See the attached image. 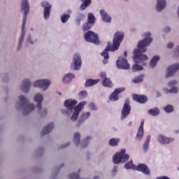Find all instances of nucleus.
<instances>
[{"mask_svg":"<svg viewBox=\"0 0 179 179\" xmlns=\"http://www.w3.org/2000/svg\"><path fill=\"white\" fill-rule=\"evenodd\" d=\"M150 36H152V33L150 31L145 32L143 34V36L145 38L143 40L140 41L137 45L138 49H134L133 50V61L136 63V64L132 66L133 72L143 71V66L138 64H142L145 66L146 62H145V61L149 60V57L145 54H142V52H146V51H148L146 47H149L153 41V38H152Z\"/></svg>","mask_w":179,"mask_h":179,"instance_id":"f257e3e1","label":"nucleus"},{"mask_svg":"<svg viewBox=\"0 0 179 179\" xmlns=\"http://www.w3.org/2000/svg\"><path fill=\"white\" fill-rule=\"evenodd\" d=\"M77 104L78 101L72 99H67L64 102V107L67 110H71V111H72L71 115L70 117V120L71 121H76L78 118H79V114H80V113L85 108V106L87 104V102L83 101L80 102L78 105Z\"/></svg>","mask_w":179,"mask_h":179,"instance_id":"f03ea898","label":"nucleus"},{"mask_svg":"<svg viewBox=\"0 0 179 179\" xmlns=\"http://www.w3.org/2000/svg\"><path fill=\"white\" fill-rule=\"evenodd\" d=\"M15 108L22 110L23 114L27 115L36 110V105L33 103H27V98L24 95H20L16 101Z\"/></svg>","mask_w":179,"mask_h":179,"instance_id":"7ed1b4c3","label":"nucleus"},{"mask_svg":"<svg viewBox=\"0 0 179 179\" xmlns=\"http://www.w3.org/2000/svg\"><path fill=\"white\" fill-rule=\"evenodd\" d=\"M52 82L48 78L38 79L33 82V87L36 89H41L43 92H47Z\"/></svg>","mask_w":179,"mask_h":179,"instance_id":"20e7f679","label":"nucleus"},{"mask_svg":"<svg viewBox=\"0 0 179 179\" xmlns=\"http://www.w3.org/2000/svg\"><path fill=\"white\" fill-rule=\"evenodd\" d=\"M124 36H125V34L123 31H118L115 32L113 38V45L110 48L112 52H114V51H116V50L120 48V45L121 43H122V40H124Z\"/></svg>","mask_w":179,"mask_h":179,"instance_id":"39448f33","label":"nucleus"},{"mask_svg":"<svg viewBox=\"0 0 179 179\" xmlns=\"http://www.w3.org/2000/svg\"><path fill=\"white\" fill-rule=\"evenodd\" d=\"M125 149L121 150L117 152L113 157V163L115 164H120V163H125V162L129 159V155L125 154Z\"/></svg>","mask_w":179,"mask_h":179,"instance_id":"423d86ee","label":"nucleus"},{"mask_svg":"<svg viewBox=\"0 0 179 179\" xmlns=\"http://www.w3.org/2000/svg\"><path fill=\"white\" fill-rule=\"evenodd\" d=\"M21 12L23 13L22 24H26L27 22V15L30 13V2L29 0L21 1Z\"/></svg>","mask_w":179,"mask_h":179,"instance_id":"0eeeda50","label":"nucleus"},{"mask_svg":"<svg viewBox=\"0 0 179 179\" xmlns=\"http://www.w3.org/2000/svg\"><path fill=\"white\" fill-rule=\"evenodd\" d=\"M82 68V57L78 52L73 55V60L71 64V69L73 71H79Z\"/></svg>","mask_w":179,"mask_h":179,"instance_id":"6e6552de","label":"nucleus"},{"mask_svg":"<svg viewBox=\"0 0 179 179\" xmlns=\"http://www.w3.org/2000/svg\"><path fill=\"white\" fill-rule=\"evenodd\" d=\"M84 38L88 43H93V44H99V36L94 31H89L88 32L84 34Z\"/></svg>","mask_w":179,"mask_h":179,"instance_id":"1a4fd4ad","label":"nucleus"},{"mask_svg":"<svg viewBox=\"0 0 179 179\" xmlns=\"http://www.w3.org/2000/svg\"><path fill=\"white\" fill-rule=\"evenodd\" d=\"M157 141L160 145H170V143H173L175 139L173 137H167L165 135L159 134L157 136Z\"/></svg>","mask_w":179,"mask_h":179,"instance_id":"9d476101","label":"nucleus"},{"mask_svg":"<svg viewBox=\"0 0 179 179\" xmlns=\"http://www.w3.org/2000/svg\"><path fill=\"white\" fill-rule=\"evenodd\" d=\"M178 83V82L176 80H173L168 83L169 88H164L163 92L164 93H178V87H176V85Z\"/></svg>","mask_w":179,"mask_h":179,"instance_id":"9b49d317","label":"nucleus"},{"mask_svg":"<svg viewBox=\"0 0 179 179\" xmlns=\"http://www.w3.org/2000/svg\"><path fill=\"white\" fill-rule=\"evenodd\" d=\"M20 90L24 93H29L31 90V80L29 78H25L22 80Z\"/></svg>","mask_w":179,"mask_h":179,"instance_id":"f8f14e48","label":"nucleus"},{"mask_svg":"<svg viewBox=\"0 0 179 179\" xmlns=\"http://www.w3.org/2000/svg\"><path fill=\"white\" fill-rule=\"evenodd\" d=\"M33 100L36 103V108L38 110H41L43 108V101H44V96L41 92H37L34 94Z\"/></svg>","mask_w":179,"mask_h":179,"instance_id":"ddd939ff","label":"nucleus"},{"mask_svg":"<svg viewBox=\"0 0 179 179\" xmlns=\"http://www.w3.org/2000/svg\"><path fill=\"white\" fill-rule=\"evenodd\" d=\"M42 8H44L43 16L45 20H48L50 19V15L51 13V4L48 1H43L41 3Z\"/></svg>","mask_w":179,"mask_h":179,"instance_id":"4468645a","label":"nucleus"},{"mask_svg":"<svg viewBox=\"0 0 179 179\" xmlns=\"http://www.w3.org/2000/svg\"><path fill=\"white\" fill-rule=\"evenodd\" d=\"M116 65L118 69H129V64L124 57H119L116 62Z\"/></svg>","mask_w":179,"mask_h":179,"instance_id":"2eb2a0df","label":"nucleus"},{"mask_svg":"<svg viewBox=\"0 0 179 179\" xmlns=\"http://www.w3.org/2000/svg\"><path fill=\"white\" fill-rule=\"evenodd\" d=\"M179 70V63H176L169 66L167 68V73L165 78H171V76H173V75Z\"/></svg>","mask_w":179,"mask_h":179,"instance_id":"dca6fc26","label":"nucleus"},{"mask_svg":"<svg viewBox=\"0 0 179 179\" xmlns=\"http://www.w3.org/2000/svg\"><path fill=\"white\" fill-rule=\"evenodd\" d=\"M129 114H131V106H129V103L128 101H127L121 111V120H125V118H127Z\"/></svg>","mask_w":179,"mask_h":179,"instance_id":"f3484780","label":"nucleus"},{"mask_svg":"<svg viewBox=\"0 0 179 179\" xmlns=\"http://www.w3.org/2000/svg\"><path fill=\"white\" fill-rule=\"evenodd\" d=\"M21 36L19 38L18 41V46L17 50L20 51V50L22 49V45L23 44V41H24V36H26V24H22L21 25Z\"/></svg>","mask_w":179,"mask_h":179,"instance_id":"a211bd4d","label":"nucleus"},{"mask_svg":"<svg viewBox=\"0 0 179 179\" xmlns=\"http://www.w3.org/2000/svg\"><path fill=\"white\" fill-rule=\"evenodd\" d=\"M99 76L102 79V85L104 87H113V83L110 80V78H107L106 73H101Z\"/></svg>","mask_w":179,"mask_h":179,"instance_id":"6ab92c4d","label":"nucleus"},{"mask_svg":"<svg viewBox=\"0 0 179 179\" xmlns=\"http://www.w3.org/2000/svg\"><path fill=\"white\" fill-rule=\"evenodd\" d=\"M125 91L124 87L115 89V91L109 96V100L110 101H117L118 100V95L120 93H122V92Z\"/></svg>","mask_w":179,"mask_h":179,"instance_id":"aec40b11","label":"nucleus"},{"mask_svg":"<svg viewBox=\"0 0 179 179\" xmlns=\"http://www.w3.org/2000/svg\"><path fill=\"white\" fill-rule=\"evenodd\" d=\"M135 170H137V171H141L143 173V174H145V176H150V169L143 164H138Z\"/></svg>","mask_w":179,"mask_h":179,"instance_id":"412c9836","label":"nucleus"},{"mask_svg":"<svg viewBox=\"0 0 179 179\" xmlns=\"http://www.w3.org/2000/svg\"><path fill=\"white\" fill-rule=\"evenodd\" d=\"M145 125V120H141L140 127L138 129L137 134L136 136V141H142V138H143V126Z\"/></svg>","mask_w":179,"mask_h":179,"instance_id":"4be33fe9","label":"nucleus"},{"mask_svg":"<svg viewBox=\"0 0 179 179\" xmlns=\"http://www.w3.org/2000/svg\"><path fill=\"white\" fill-rule=\"evenodd\" d=\"M101 17L103 22L106 23H111V17L107 13V11L104 9H101L99 10Z\"/></svg>","mask_w":179,"mask_h":179,"instance_id":"5701e85b","label":"nucleus"},{"mask_svg":"<svg viewBox=\"0 0 179 179\" xmlns=\"http://www.w3.org/2000/svg\"><path fill=\"white\" fill-rule=\"evenodd\" d=\"M92 116V113L90 111H83L80 117V122L77 124V127H80V122H85L87 120H89Z\"/></svg>","mask_w":179,"mask_h":179,"instance_id":"b1692460","label":"nucleus"},{"mask_svg":"<svg viewBox=\"0 0 179 179\" xmlns=\"http://www.w3.org/2000/svg\"><path fill=\"white\" fill-rule=\"evenodd\" d=\"M133 99L137 103H141L143 104L148 101V96L145 95H138V94H133Z\"/></svg>","mask_w":179,"mask_h":179,"instance_id":"393cba45","label":"nucleus"},{"mask_svg":"<svg viewBox=\"0 0 179 179\" xmlns=\"http://www.w3.org/2000/svg\"><path fill=\"white\" fill-rule=\"evenodd\" d=\"M108 51H111V48L109 46L106 47L101 53V55L104 58L103 60V64H104V65L108 62V58H110V56H108Z\"/></svg>","mask_w":179,"mask_h":179,"instance_id":"a878e982","label":"nucleus"},{"mask_svg":"<svg viewBox=\"0 0 179 179\" xmlns=\"http://www.w3.org/2000/svg\"><path fill=\"white\" fill-rule=\"evenodd\" d=\"M160 61V56L159 55H155L154 56L150 62V66L153 69L156 68V65H157V63Z\"/></svg>","mask_w":179,"mask_h":179,"instance_id":"bb28decb","label":"nucleus"},{"mask_svg":"<svg viewBox=\"0 0 179 179\" xmlns=\"http://www.w3.org/2000/svg\"><path fill=\"white\" fill-rule=\"evenodd\" d=\"M157 10L162 12L166 8V0H157Z\"/></svg>","mask_w":179,"mask_h":179,"instance_id":"cd10ccee","label":"nucleus"},{"mask_svg":"<svg viewBox=\"0 0 179 179\" xmlns=\"http://www.w3.org/2000/svg\"><path fill=\"white\" fill-rule=\"evenodd\" d=\"M54 129V122L49 123L42 131V135H47Z\"/></svg>","mask_w":179,"mask_h":179,"instance_id":"c85d7f7f","label":"nucleus"},{"mask_svg":"<svg viewBox=\"0 0 179 179\" xmlns=\"http://www.w3.org/2000/svg\"><path fill=\"white\" fill-rule=\"evenodd\" d=\"M74 78L75 75L73 73H66L63 76L62 82L63 83H69Z\"/></svg>","mask_w":179,"mask_h":179,"instance_id":"c756f323","label":"nucleus"},{"mask_svg":"<svg viewBox=\"0 0 179 179\" xmlns=\"http://www.w3.org/2000/svg\"><path fill=\"white\" fill-rule=\"evenodd\" d=\"M99 82H100V79H96V80L89 79V80H87L86 82H85V87H90L92 86H94V85H96V83H99Z\"/></svg>","mask_w":179,"mask_h":179,"instance_id":"7c9ffc66","label":"nucleus"},{"mask_svg":"<svg viewBox=\"0 0 179 179\" xmlns=\"http://www.w3.org/2000/svg\"><path fill=\"white\" fill-rule=\"evenodd\" d=\"M150 139L151 136H148L143 147L144 152H147L148 150L149 149V145H150Z\"/></svg>","mask_w":179,"mask_h":179,"instance_id":"2f4dec72","label":"nucleus"},{"mask_svg":"<svg viewBox=\"0 0 179 179\" xmlns=\"http://www.w3.org/2000/svg\"><path fill=\"white\" fill-rule=\"evenodd\" d=\"M120 138H113L109 140L108 143L110 146H118V143H120Z\"/></svg>","mask_w":179,"mask_h":179,"instance_id":"473e14b6","label":"nucleus"},{"mask_svg":"<svg viewBox=\"0 0 179 179\" xmlns=\"http://www.w3.org/2000/svg\"><path fill=\"white\" fill-rule=\"evenodd\" d=\"M148 114L152 115V117H156V115L160 114V110H159L158 108H154L148 110Z\"/></svg>","mask_w":179,"mask_h":179,"instance_id":"72a5a7b5","label":"nucleus"},{"mask_svg":"<svg viewBox=\"0 0 179 179\" xmlns=\"http://www.w3.org/2000/svg\"><path fill=\"white\" fill-rule=\"evenodd\" d=\"M83 3L80 6V10H85L86 8H87V6L90 5L92 3V0H83L82 1Z\"/></svg>","mask_w":179,"mask_h":179,"instance_id":"f704fd0d","label":"nucleus"},{"mask_svg":"<svg viewBox=\"0 0 179 179\" xmlns=\"http://www.w3.org/2000/svg\"><path fill=\"white\" fill-rule=\"evenodd\" d=\"M73 142L75 145H79L80 143V133L76 132L74 134Z\"/></svg>","mask_w":179,"mask_h":179,"instance_id":"c9c22d12","label":"nucleus"},{"mask_svg":"<svg viewBox=\"0 0 179 179\" xmlns=\"http://www.w3.org/2000/svg\"><path fill=\"white\" fill-rule=\"evenodd\" d=\"M69 17H71V15H69V14L62 15L60 16L62 23H66V22H68V20H69Z\"/></svg>","mask_w":179,"mask_h":179,"instance_id":"e433bc0d","label":"nucleus"},{"mask_svg":"<svg viewBox=\"0 0 179 179\" xmlns=\"http://www.w3.org/2000/svg\"><path fill=\"white\" fill-rule=\"evenodd\" d=\"M136 167V166H135V165H134V164L132 163V161L127 162L124 165V169H126L127 170H129V169L135 170Z\"/></svg>","mask_w":179,"mask_h":179,"instance_id":"4c0bfd02","label":"nucleus"},{"mask_svg":"<svg viewBox=\"0 0 179 179\" xmlns=\"http://www.w3.org/2000/svg\"><path fill=\"white\" fill-rule=\"evenodd\" d=\"M38 114L39 115H41V117H45V115H47V114H48V110H47V108H41V109H38Z\"/></svg>","mask_w":179,"mask_h":179,"instance_id":"58836bf2","label":"nucleus"},{"mask_svg":"<svg viewBox=\"0 0 179 179\" xmlns=\"http://www.w3.org/2000/svg\"><path fill=\"white\" fill-rule=\"evenodd\" d=\"M91 140H92V136L85 137L82 143V146H83L84 148H86V146L89 145V143L90 142Z\"/></svg>","mask_w":179,"mask_h":179,"instance_id":"ea45409f","label":"nucleus"},{"mask_svg":"<svg viewBox=\"0 0 179 179\" xmlns=\"http://www.w3.org/2000/svg\"><path fill=\"white\" fill-rule=\"evenodd\" d=\"M27 41L29 44H36L37 43V39L36 38H33L31 36H28Z\"/></svg>","mask_w":179,"mask_h":179,"instance_id":"a19ab883","label":"nucleus"},{"mask_svg":"<svg viewBox=\"0 0 179 179\" xmlns=\"http://www.w3.org/2000/svg\"><path fill=\"white\" fill-rule=\"evenodd\" d=\"M133 82H134V83H141L143 82V76L141 75V76L136 77L133 80Z\"/></svg>","mask_w":179,"mask_h":179,"instance_id":"79ce46f5","label":"nucleus"},{"mask_svg":"<svg viewBox=\"0 0 179 179\" xmlns=\"http://www.w3.org/2000/svg\"><path fill=\"white\" fill-rule=\"evenodd\" d=\"M164 110L166 113H173L174 111V106L173 105H168L164 107Z\"/></svg>","mask_w":179,"mask_h":179,"instance_id":"37998d69","label":"nucleus"},{"mask_svg":"<svg viewBox=\"0 0 179 179\" xmlns=\"http://www.w3.org/2000/svg\"><path fill=\"white\" fill-rule=\"evenodd\" d=\"M95 21L96 19L94 18V15H93V13H88V22L93 24Z\"/></svg>","mask_w":179,"mask_h":179,"instance_id":"c03bdc74","label":"nucleus"},{"mask_svg":"<svg viewBox=\"0 0 179 179\" xmlns=\"http://www.w3.org/2000/svg\"><path fill=\"white\" fill-rule=\"evenodd\" d=\"M85 14H80L78 17H77V20L76 21V23L77 24H80V22H82V20H83V19H85Z\"/></svg>","mask_w":179,"mask_h":179,"instance_id":"a18cd8bd","label":"nucleus"},{"mask_svg":"<svg viewBox=\"0 0 179 179\" xmlns=\"http://www.w3.org/2000/svg\"><path fill=\"white\" fill-rule=\"evenodd\" d=\"M92 23L90 22H85L84 24H83V30L86 31V30H89V29H91L92 27Z\"/></svg>","mask_w":179,"mask_h":179,"instance_id":"49530a36","label":"nucleus"},{"mask_svg":"<svg viewBox=\"0 0 179 179\" xmlns=\"http://www.w3.org/2000/svg\"><path fill=\"white\" fill-rule=\"evenodd\" d=\"M78 96L80 99H85V97H87V92L86 91H81Z\"/></svg>","mask_w":179,"mask_h":179,"instance_id":"de8ad7c7","label":"nucleus"},{"mask_svg":"<svg viewBox=\"0 0 179 179\" xmlns=\"http://www.w3.org/2000/svg\"><path fill=\"white\" fill-rule=\"evenodd\" d=\"M89 108L90 110H92V111H96L97 110V106L94 104V103H90L89 104Z\"/></svg>","mask_w":179,"mask_h":179,"instance_id":"09e8293b","label":"nucleus"},{"mask_svg":"<svg viewBox=\"0 0 179 179\" xmlns=\"http://www.w3.org/2000/svg\"><path fill=\"white\" fill-rule=\"evenodd\" d=\"M173 47H174V43L173 42H169L166 45V48L169 49H171Z\"/></svg>","mask_w":179,"mask_h":179,"instance_id":"8fccbe9b","label":"nucleus"},{"mask_svg":"<svg viewBox=\"0 0 179 179\" xmlns=\"http://www.w3.org/2000/svg\"><path fill=\"white\" fill-rule=\"evenodd\" d=\"M164 33H170L171 31V28L170 27H166L164 29Z\"/></svg>","mask_w":179,"mask_h":179,"instance_id":"3c124183","label":"nucleus"},{"mask_svg":"<svg viewBox=\"0 0 179 179\" xmlns=\"http://www.w3.org/2000/svg\"><path fill=\"white\" fill-rule=\"evenodd\" d=\"M62 114H66V115H71V113H69V111L66 109L62 110Z\"/></svg>","mask_w":179,"mask_h":179,"instance_id":"603ef678","label":"nucleus"},{"mask_svg":"<svg viewBox=\"0 0 179 179\" xmlns=\"http://www.w3.org/2000/svg\"><path fill=\"white\" fill-rule=\"evenodd\" d=\"M156 179H170V178L167 176H159Z\"/></svg>","mask_w":179,"mask_h":179,"instance_id":"864d4df0","label":"nucleus"},{"mask_svg":"<svg viewBox=\"0 0 179 179\" xmlns=\"http://www.w3.org/2000/svg\"><path fill=\"white\" fill-rule=\"evenodd\" d=\"M176 54L177 57H179V45L176 49Z\"/></svg>","mask_w":179,"mask_h":179,"instance_id":"5fc2aeb1","label":"nucleus"},{"mask_svg":"<svg viewBox=\"0 0 179 179\" xmlns=\"http://www.w3.org/2000/svg\"><path fill=\"white\" fill-rule=\"evenodd\" d=\"M162 96V94L159 92V91L156 92V97H160Z\"/></svg>","mask_w":179,"mask_h":179,"instance_id":"6e6d98bb","label":"nucleus"},{"mask_svg":"<svg viewBox=\"0 0 179 179\" xmlns=\"http://www.w3.org/2000/svg\"><path fill=\"white\" fill-rule=\"evenodd\" d=\"M66 146H69V143H67L66 144H65V145H64L63 148H66Z\"/></svg>","mask_w":179,"mask_h":179,"instance_id":"4d7b16f0","label":"nucleus"},{"mask_svg":"<svg viewBox=\"0 0 179 179\" xmlns=\"http://www.w3.org/2000/svg\"><path fill=\"white\" fill-rule=\"evenodd\" d=\"M117 170H118V168H117V166H115L113 169V171H117Z\"/></svg>","mask_w":179,"mask_h":179,"instance_id":"13d9d810","label":"nucleus"},{"mask_svg":"<svg viewBox=\"0 0 179 179\" xmlns=\"http://www.w3.org/2000/svg\"><path fill=\"white\" fill-rule=\"evenodd\" d=\"M174 134H179V130H175Z\"/></svg>","mask_w":179,"mask_h":179,"instance_id":"bf43d9fd","label":"nucleus"},{"mask_svg":"<svg viewBox=\"0 0 179 179\" xmlns=\"http://www.w3.org/2000/svg\"><path fill=\"white\" fill-rule=\"evenodd\" d=\"M124 57H127V51L124 52Z\"/></svg>","mask_w":179,"mask_h":179,"instance_id":"052dcab7","label":"nucleus"},{"mask_svg":"<svg viewBox=\"0 0 179 179\" xmlns=\"http://www.w3.org/2000/svg\"><path fill=\"white\" fill-rule=\"evenodd\" d=\"M68 13H72V10H68Z\"/></svg>","mask_w":179,"mask_h":179,"instance_id":"680f3d73","label":"nucleus"},{"mask_svg":"<svg viewBox=\"0 0 179 179\" xmlns=\"http://www.w3.org/2000/svg\"><path fill=\"white\" fill-rule=\"evenodd\" d=\"M94 179H99V177H94Z\"/></svg>","mask_w":179,"mask_h":179,"instance_id":"e2e57ef3","label":"nucleus"},{"mask_svg":"<svg viewBox=\"0 0 179 179\" xmlns=\"http://www.w3.org/2000/svg\"><path fill=\"white\" fill-rule=\"evenodd\" d=\"M124 1H128V0H124Z\"/></svg>","mask_w":179,"mask_h":179,"instance_id":"0e129e2a","label":"nucleus"}]
</instances>
